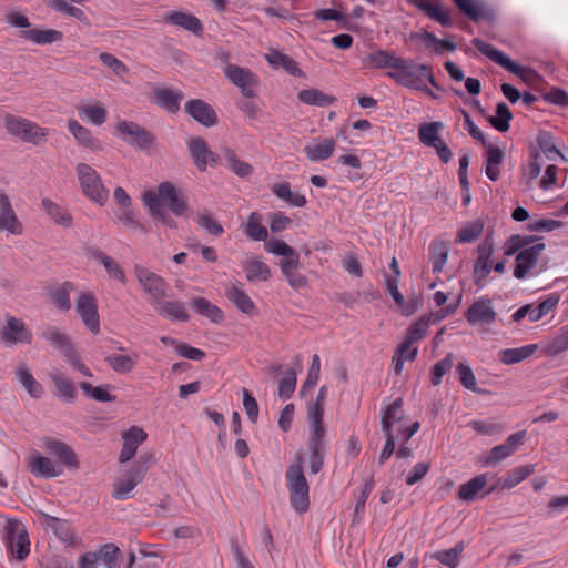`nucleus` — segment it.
<instances>
[{"instance_id":"1","label":"nucleus","mask_w":568,"mask_h":568,"mask_svg":"<svg viewBox=\"0 0 568 568\" xmlns=\"http://www.w3.org/2000/svg\"><path fill=\"white\" fill-rule=\"evenodd\" d=\"M545 243L536 236L513 235L504 244L505 255L517 253L514 266L516 278H526L532 268L536 267L541 253L545 251Z\"/></svg>"},{"instance_id":"2","label":"nucleus","mask_w":568,"mask_h":568,"mask_svg":"<svg viewBox=\"0 0 568 568\" xmlns=\"http://www.w3.org/2000/svg\"><path fill=\"white\" fill-rule=\"evenodd\" d=\"M386 75L397 84L412 90L422 91L434 100H438L439 97L433 93V90L424 83V79L436 90L443 91V88L435 80L432 65L415 63L410 59H405V63L402 68H396L395 71H388Z\"/></svg>"},{"instance_id":"3","label":"nucleus","mask_w":568,"mask_h":568,"mask_svg":"<svg viewBox=\"0 0 568 568\" xmlns=\"http://www.w3.org/2000/svg\"><path fill=\"white\" fill-rule=\"evenodd\" d=\"M303 463V456L296 455L285 473L290 503L292 508L298 514H304L310 508V486L304 475Z\"/></svg>"},{"instance_id":"4","label":"nucleus","mask_w":568,"mask_h":568,"mask_svg":"<svg viewBox=\"0 0 568 568\" xmlns=\"http://www.w3.org/2000/svg\"><path fill=\"white\" fill-rule=\"evenodd\" d=\"M75 171L82 193L93 203L104 205L109 199V190L103 185L97 170L87 163H79Z\"/></svg>"},{"instance_id":"5","label":"nucleus","mask_w":568,"mask_h":568,"mask_svg":"<svg viewBox=\"0 0 568 568\" xmlns=\"http://www.w3.org/2000/svg\"><path fill=\"white\" fill-rule=\"evenodd\" d=\"M4 126L11 135L20 138L23 142L39 145L45 142L48 130L36 122L13 114H6Z\"/></svg>"},{"instance_id":"6","label":"nucleus","mask_w":568,"mask_h":568,"mask_svg":"<svg viewBox=\"0 0 568 568\" xmlns=\"http://www.w3.org/2000/svg\"><path fill=\"white\" fill-rule=\"evenodd\" d=\"M7 550L19 561L30 552V540L24 525L18 519H9L4 526Z\"/></svg>"},{"instance_id":"7","label":"nucleus","mask_w":568,"mask_h":568,"mask_svg":"<svg viewBox=\"0 0 568 568\" xmlns=\"http://www.w3.org/2000/svg\"><path fill=\"white\" fill-rule=\"evenodd\" d=\"M116 132L134 149L149 151L156 148V136L136 122L119 121Z\"/></svg>"},{"instance_id":"8","label":"nucleus","mask_w":568,"mask_h":568,"mask_svg":"<svg viewBox=\"0 0 568 568\" xmlns=\"http://www.w3.org/2000/svg\"><path fill=\"white\" fill-rule=\"evenodd\" d=\"M75 312L84 326L94 335L100 332L98 300L91 292H81L75 300Z\"/></svg>"},{"instance_id":"9","label":"nucleus","mask_w":568,"mask_h":568,"mask_svg":"<svg viewBox=\"0 0 568 568\" xmlns=\"http://www.w3.org/2000/svg\"><path fill=\"white\" fill-rule=\"evenodd\" d=\"M134 274L143 290L151 296L152 306L166 296L169 284L162 276L140 264L134 266Z\"/></svg>"},{"instance_id":"10","label":"nucleus","mask_w":568,"mask_h":568,"mask_svg":"<svg viewBox=\"0 0 568 568\" xmlns=\"http://www.w3.org/2000/svg\"><path fill=\"white\" fill-rule=\"evenodd\" d=\"M491 271H497V263L494 260V239L489 234L477 247V258L474 265V277L478 284L489 275Z\"/></svg>"},{"instance_id":"11","label":"nucleus","mask_w":568,"mask_h":568,"mask_svg":"<svg viewBox=\"0 0 568 568\" xmlns=\"http://www.w3.org/2000/svg\"><path fill=\"white\" fill-rule=\"evenodd\" d=\"M224 75L241 89L245 98L252 99L256 95L255 87L258 84V78L251 70L236 64H227L224 68Z\"/></svg>"},{"instance_id":"12","label":"nucleus","mask_w":568,"mask_h":568,"mask_svg":"<svg viewBox=\"0 0 568 568\" xmlns=\"http://www.w3.org/2000/svg\"><path fill=\"white\" fill-rule=\"evenodd\" d=\"M186 144L193 163L200 172L206 171L209 164L216 165L219 163V155L209 148L202 136L191 138Z\"/></svg>"},{"instance_id":"13","label":"nucleus","mask_w":568,"mask_h":568,"mask_svg":"<svg viewBox=\"0 0 568 568\" xmlns=\"http://www.w3.org/2000/svg\"><path fill=\"white\" fill-rule=\"evenodd\" d=\"M326 429H311L307 446L310 450V471L318 474L324 467V458L326 453L325 444Z\"/></svg>"},{"instance_id":"14","label":"nucleus","mask_w":568,"mask_h":568,"mask_svg":"<svg viewBox=\"0 0 568 568\" xmlns=\"http://www.w3.org/2000/svg\"><path fill=\"white\" fill-rule=\"evenodd\" d=\"M184 111L194 121L206 128L214 126L219 122L217 113L214 108L202 99H191L186 101Z\"/></svg>"},{"instance_id":"15","label":"nucleus","mask_w":568,"mask_h":568,"mask_svg":"<svg viewBox=\"0 0 568 568\" xmlns=\"http://www.w3.org/2000/svg\"><path fill=\"white\" fill-rule=\"evenodd\" d=\"M148 438L146 432L138 426H131L122 434L123 445L119 455L120 463L131 460L138 450V447Z\"/></svg>"},{"instance_id":"16","label":"nucleus","mask_w":568,"mask_h":568,"mask_svg":"<svg viewBox=\"0 0 568 568\" xmlns=\"http://www.w3.org/2000/svg\"><path fill=\"white\" fill-rule=\"evenodd\" d=\"M27 469L38 478H53L61 474L53 462L42 456L38 450H32L26 458Z\"/></svg>"},{"instance_id":"17","label":"nucleus","mask_w":568,"mask_h":568,"mask_svg":"<svg viewBox=\"0 0 568 568\" xmlns=\"http://www.w3.org/2000/svg\"><path fill=\"white\" fill-rule=\"evenodd\" d=\"M0 231H7L14 235L23 233V225L12 207L11 200L3 192H0Z\"/></svg>"},{"instance_id":"18","label":"nucleus","mask_w":568,"mask_h":568,"mask_svg":"<svg viewBox=\"0 0 568 568\" xmlns=\"http://www.w3.org/2000/svg\"><path fill=\"white\" fill-rule=\"evenodd\" d=\"M487 484V474L477 475L467 483L459 486L458 498L464 501H473L478 498H483L495 489V485H493L487 490H485Z\"/></svg>"},{"instance_id":"19","label":"nucleus","mask_w":568,"mask_h":568,"mask_svg":"<svg viewBox=\"0 0 568 568\" xmlns=\"http://www.w3.org/2000/svg\"><path fill=\"white\" fill-rule=\"evenodd\" d=\"M465 317L471 325L494 323L496 320V313L494 311L491 300L479 298L475 301L466 311Z\"/></svg>"},{"instance_id":"20","label":"nucleus","mask_w":568,"mask_h":568,"mask_svg":"<svg viewBox=\"0 0 568 568\" xmlns=\"http://www.w3.org/2000/svg\"><path fill=\"white\" fill-rule=\"evenodd\" d=\"M44 448L54 455L62 464L69 468H78L79 462L74 450L64 442L47 436L43 438Z\"/></svg>"},{"instance_id":"21","label":"nucleus","mask_w":568,"mask_h":568,"mask_svg":"<svg viewBox=\"0 0 568 568\" xmlns=\"http://www.w3.org/2000/svg\"><path fill=\"white\" fill-rule=\"evenodd\" d=\"M164 22L180 27L197 37H201L204 32L203 23L192 13L171 11L164 16Z\"/></svg>"},{"instance_id":"22","label":"nucleus","mask_w":568,"mask_h":568,"mask_svg":"<svg viewBox=\"0 0 568 568\" xmlns=\"http://www.w3.org/2000/svg\"><path fill=\"white\" fill-rule=\"evenodd\" d=\"M164 205L178 216L185 215L187 211L186 201L181 197L171 182H162L158 187Z\"/></svg>"},{"instance_id":"23","label":"nucleus","mask_w":568,"mask_h":568,"mask_svg":"<svg viewBox=\"0 0 568 568\" xmlns=\"http://www.w3.org/2000/svg\"><path fill=\"white\" fill-rule=\"evenodd\" d=\"M405 59L397 57L395 52L388 50H375L366 57V64L374 69H392L402 68Z\"/></svg>"},{"instance_id":"24","label":"nucleus","mask_w":568,"mask_h":568,"mask_svg":"<svg viewBox=\"0 0 568 568\" xmlns=\"http://www.w3.org/2000/svg\"><path fill=\"white\" fill-rule=\"evenodd\" d=\"M226 298L243 314L257 315V306L252 298L239 285H231L225 290Z\"/></svg>"},{"instance_id":"25","label":"nucleus","mask_w":568,"mask_h":568,"mask_svg":"<svg viewBox=\"0 0 568 568\" xmlns=\"http://www.w3.org/2000/svg\"><path fill=\"white\" fill-rule=\"evenodd\" d=\"M3 337L10 344L32 342V333L20 318L10 316L3 328Z\"/></svg>"},{"instance_id":"26","label":"nucleus","mask_w":568,"mask_h":568,"mask_svg":"<svg viewBox=\"0 0 568 568\" xmlns=\"http://www.w3.org/2000/svg\"><path fill=\"white\" fill-rule=\"evenodd\" d=\"M68 129L82 146L90 149L93 152L103 151V144L100 140L94 138L89 129L81 125L77 120L71 119L68 121Z\"/></svg>"},{"instance_id":"27","label":"nucleus","mask_w":568,"mask_h":568,"mask_svg":"<svg viewBox=\"0 0 568 568\" xmlns=\"http://www.w3.org/2000/svg\"><path fill=\"white\" fill-rule=\"evenodd\" d=\"M155 462L154 453L146 452L140 455L138 460L125 471L123 477L138 486L145 478L146 473Z\"/></svg>"},{"instance_id":"28","label":"nucleus","mask_w":568,"mask_h":568,"mask_svg":"<svg viewBox=\"0 0 568 568\" xmlns=\"http://www.w3.org/2000/svg\"><path fill=\"white\" fill-rule=\"evenodd\" d=\"M159 315L172 321L187 322L190 316L184 307V304L180 301H161L156 302L152 306Z\"/></svg>"},{"instance_id":"29","label":"nucleus","mask_w":568,"mask_h":568,"mask_svg":"<svg viewBox=\"0 0 568 568\" xmlns=\"http://www.w3.org/2000/svg\"><path fill=\"white\" fill-rule=\"evenodd\" d=\"M155 103L170 113H176L180 110V103L184 98L181 90L159 88L154 91Z\"/></svg>"},{"instance_id":"30","label":"nucleus","mask_w":568,"mask_h":568,"mask_svg":"<svg viewBox=\"0 0 568 568\" xmlns=\"http://www.w3.org/2000/svg\"><path fill=\"white\" fill-rule=\"evenodd\" d=\"M336 142L333 138L321 140L315 145H306L304 153L312 162H321L329 159L335 151Z\"/></svg>"},{"instance_id":"31","label":"nucleus","mask_w":568,"mask_h":568,"mask_svg":"<svg viewBox=\"0 0 568 568\" xmlns=\"http://www.w3.org/2000/svg\"><path fill=\"white\" fill-rule=\"evenodd\" d=\"M42 518V524L51 528L61 541L71 542L74 539V531L68 520L48 514H43Z\"/></svg>"},{"instance_id":"32","label":"nucleus","mask_w":568,"mask_h":568,"mask_svg":"<svg viewBox=\"0 0 568 568\" xmlns=\"http://www.w3.org/2000/svg\"><path fill=\"white\" fill-rule=\"evenodd\" d=\"M20 38L37 44H50L60 41L63 37L61 31L54 29H30L20 32Z\"/></svg>"},{"instance_id":"33","label":"nucleus","mask_w":568,"mask_h":568,"mask_svg":"<svg viewBox=\"0 0 568 568\" xmlns=\"http://www.w3.org/2000/svg\"><path fill=\"white\" fill-rule=\"evenodd\" d=\"M139 359V354L136 352H132L131 355L123 354H110L104 358V362L116 373L119 374H129L131 373Z\"/></svg>"},{"instance_id":"34","label":"nucleus","mask_w":568,"mask_h":568,"mask_svg":"<svg viewBox=\"0 0 568 568\" xmlns=\"http://www.w3.org/2000/svg\"><path fill=\"white\" fill-rule=\"evenodd\" d=\"M42 207L45 213L54 221V223L63 226L71 227L73 224L72 215L62 205L53 202L52 200L44 197L41 201Z\"/></svg>"},{"instance_id":"35","label":"nucleus","mask_w":568,"mask_h":568,"mask_svg":"<svg viewBox=\"0 0 568 568\" xmlns=\"http://www.w3.org/2000/svg\"><path fill=\"white\" fill-rule=\"evenodd\" d=\"M246 280L253 282H265L271 277L270 266L258 257H253L246 261L243 266Z\"/></svg>"},{"instance_id":"36","label":"nucleus","mask_w":568,"mask_h":568,"mask_svg":"<svg viewBox=\"0 0 568 568\" xmlns=\"http://www.w3.org/2000/svg\"><path fill=\"white\" fill-rule=\"evenodd\" d=\"M41 337L58 348L64 357L75 349L68 335L57 327H48L41 334Z\"/></svg>"},{"instance_id":"37","label":"nucleus","mask_w":568,"mask_h":568,"mask_svg":"<svg viewBox=\"0 0 568 568\" xmlns=\"http://www.w3.org/2000/svg\"><path fill=\"white\" fill-rule=\"evenodd\" d=\"M222 156L227 168L240 178H247L253 173V166L237 158L235 151L229 146L222 148Z\"/></svg>"},{"instance_id":"38","label":"nucleus","mask_w":568,"mask_h":568,"mask_svg":"<svg viewBox=\"0 0 568 568\" xmlns=\"http://www.w3.org/2000/svg\"><path fill=\"white\" fill-rule=\"evenodd\" d=\"M191 304L199 314L210 318L213 323H222L225 318L223 311L205 297L196 296Z\"/></svg>"},{"instance_id":"39","label":"nucleus","mask_w":568,"mask_h":568,"mask_svg":"<svg viewBox=\"0 0 568 568\" xmlns=\"http://www.w3.org/2000/svg\"><path fill=\"white\" fill-rule=\"evenodd\" d=\"M73 290L74 284L70 281H64L59 287L51 288L49 296L59 310L68 312L71 310L70 294Z\"/></svg>"},{"instance_id":"40","label":"nucleus","mask_w":568,"mask_h":568,"mask_svg":"<svg viewBox=\"0 0 568 568\" xmlns=\"http://www.w3.org/2000/svg\"><path fill=\"white\" fill-rule=\"evenodd\" d=\"M16 375L32 398H40L43 395L42 385L33 377L24 364L18 366Z\"/></svg>"},{"instance_id":"41","label":"nucleus","mask_w":568,"mask_h":568,"mask_svg":"<svg viewBox=\"0 0 568 568\" xmlns=\"http://www.w3.org/2000/svg\"><path fill=\"white\" fill-rule=\"evenodd\" d=\"M297 98L304 104L316 106H328L336 101L334 95L326 94L323 91L313 88L301 90Z\"/></svg>"},{"instance_id":"42","label":"nucleus","mask_w":568,"mask_h":568,"mask_svg":"<svg viewBox=\"0 0 568 568\" xmlns=\"http://www.w3.org/2000/svg\"><path fill=\"white\" fill-rule=\"evenodd\" d=\"M499 67L509 71L510 73L520 78L524 82L530 83L534 82L537 73L527 67L519 65L514 62L508 55L499 51Z\"/></svg>"},{"instance_id":"43","label":"nucleus","mask_w":568,"mask_h":568,"mask_svg":"<svg viewBox=\"0 0 568 568\" xmlns=\"http://www.w3.org/2000/svg\"><path fill=\"white\" fill-rule=\"evenodd\" d=\"M403 398H396L390 405L382 409L381 426L383 433H393V425L402 419L400 409Z\"/></svg>"},{"instance_id":"44","label":"nucleus","mask_w":568,"mask_h":568,"mask_svg":"<svg viewBox=\"0 0 568 568\" xmlns=\"http://www.w3.org/2000/svg\"><path fill=\"white\" fill-rule=\"evenodd\" d=\"M537 348V344H529L517 348L504 349L499 354V359L506 365L520 363L532 356Z\"/></svg>"},{"instance_id":"45","label":"nucleus","mask_w":568,"mask_h":568,"mask_svg":"<svg viewBox=\"0 0 568 568\" xmlns=\"http://www.w3.org/2000/svg\"><path fill=\"white\" fill-rule=\"evenodd\" d=\"M267 61L275 68H283L288 74L300 77L303 74L298 68L297 62L285 53L280 51H272L267 54Z\"/></svg>"},{"instance_id":"46","label":"nucleus","mask_w":568,"mask_h":568,"mask_svg":"<svg viewBox=\"0 0 568 568\" xmlns=\"http://www.w3.org/2000/svg\"><path fill=\"white\" fill-rule=\"evenodd\" d=\"M263 216L258 212H252L248 216L245 235L254 241H265L268 236L267 229L262 224Z\"/></svg>"},{"instance_id":"47","label":"nucleus","mask_w":568,"mask_h":568,"mask_svg":"<svg viewBox=\"0 0 568 568\" xmlns=\"http://www.w3.org/2000/svg\"><path fill=\"white\" fill-rule=\"evenodd\" d=\"M51 379L55 387V395L67 403H73L77 390L72 381L60 374H51Z\"/></svg>"},{"instance_id":"48","label":"nucleus","mask_w":568,"mask_h":568,"mask_svg":"<svg viewBox=\"0 0 568 568\" xmlns=\"http://www.w3.org/2000/svg\"><path fill=\"white\" fill-rule=\"evenodd\" d=\"M448 257V246L443 241H434L429 245V261L433 266V273H440Z\"/></svg>"},{"instance_id":"49","label":"nucleus","mask_w":568,"mask_h":568,"mask_svg":"<svg viewBox=\"0 0 568 568\" xmlns=\"http://www.w3.org/2000/svg\"><path fill=\"white\" fill-rule=\"evenodd\" d=\"M99 561H102L106 568H120L121 550L113 544L108 542L102 545L97 551Z\"/></svg>"},{"instance_id":"50","label":"nucleus","mask_w":568,"mask_h":568,"mask_svg":"<svg viewBox=\"0 0 568 568\" xmlns=\"http://www.w3.org/2000/svg\"><path fill=\"white\" fill-rule=\"evenodd\" d=\"M77 110L81 118H87L94 125H102L106 121L108 112L101 103L79 105Z\"/></svg>"},{"instance_id":"51","label":"nucleus","mask_w":568,"mask_h":568,"mask_svg":"<svg viewBox=\"0 0 568 568\" xmlns=\"http://www.w3.org/2000/svg\"><path fill=\"white\" fill-rule=\"evenodd\" d=\"M535 471L532 465H524L511 469L504 478L503 483L499 484V487L504 489H511L523 480H525L528 476H530Z\"/></svg>"},{"instance_id":"52","label":"nucleus","mask_w":568,"mask_h":568,"mask_svg":"<svg viewBox=\"0 0 568 568\" xmlns=\"http://www.w3.org/2000/svg\"><path fill=\"white\" fill-rule=\"evenodd\" d=\"M463 550L464 542L459 541L455 547L447 550L436 551L432 557L449 568H456L459 565Z\"/></svg>"},{"instance_id":"53","label":"nucleus","mask_w":568,"mask_h":568,"mask_svg":"<svg viewBox=\"0 0 568 568\" xmlns=\"http://www.w3.org/2000/svg\"><path fill=\"white\" fill-rule=\"evenodd\" d=\"M109 385L93 386L88 382H81L80 388L87 397H90L100 403H108L115 400V396L109 393Z\"/></svg>"},{"instance_id":"54","label":"nucleus","mask_w":568,"mask_h":568,"mask_svg":"<svg viewBox=\"0 0 568 568\" xmlns=\"http://www.w3.org/2000/svg\"><path fill=\"white\" fill-rule=\"evenodd\" d=\"M527 433L520 430L508 436L504 444L499 445V459L511 456L525 443Z\"/></svg>"},{"instance_id":"55","label":"nucleus","mask_w":568,"mask_h":568,"mask_svg":"<svg viewBox=\"0 0 568 568\" xmlns=\"http://www.w3.org/2000/svg\"><path fill=\"white\" fill-rule=\"evenodd\" d=\"M440 126V122L423 123L418 129V138L420 142L430 148L436 146V144L442 141L438 135Z\"/></svg>"},{"instance_id":"56","label":"nucleus","mask_w":568,"mask_h":568,"mask_svg":"<svg viewBox=\"0 0 568 568\" xmlns=\"http://www.w3.org/2000/svg\"><path fill=\"white\" fill-rule=\"evenodd\" d=\"M454 365V355L448 353L443 359L435 363L430 369V383L433 386L442 384L443 376L448 373Z\"/></svg>"},{"instance_id":"57","label":"nucleus","mask_w":568,"mask_h":568,"mask_svg":"<svg viewBox=\"0 0 568 568\" xmlns=\"http://www.w3.org/2000/svg\"><path fill=\"white\" fill-rule=\"evenodd\" d=\"M420 11H423L429 19L440 23L443 27H450L453 24L449 12L438 3H432V1H429Z\"/></svg>"},{"instance_id":"58","label":"nucleus","mask_w":568,"mask_h":568,"mask_svg":"<svg viewBox=\"0 0 568 568\" xmlns=\"http://www.w3.org/2000/svg\"><path fill=\"white\" fill-rule=\"evenodd\" d=\"M430 324V316H422L416 322L412 323L407 329L406 338L412 343L423 339L428 331Z\"/></svg>"},{"instance_id":"59","label":"nucleus","mask_w":568,"mask_h":568,"mask_svg":"<svg viewBox=\"0 0 568 568\" xmlns=\"http://www.w3.org/2000/svg\"><path fill=\"white\" fill-rule=\"evenodd\" d=\"M321 359L317 354L312 357L311 367L307 373V377L300 389V396H306V392L313 388L320 379Z\"/></svg>"},{"instance_id":"60","label":"nucleus","mask_w":568,"mask_h":568,"mask_svg":"<svg viewBox=\"0 0 568 568\" xmlns=\"http://www.w3.org/2000/svg\"><path fill=\"white\" fill-rule=\"evenodd\" d=\"M568 349V325L560 328L559 333L548 343L547 354L559 355Z\"/></svg>"},{"instance_id":"61","label":"nucleus","mask_w":568,"mask_h":568,"mask_svg":"<svg viewBox=\"0 0 568 568\" xmlns=\"http://www.w3.org/2000/svg\"><path fill=\"white\" fill-rule=\"evenodd\" d=\"M116 219L128 229L140 233L148 232L145 225L138 219V213L133 210H130L129 207L125 209L122 213L118 214Z\"/></svg>"},{"instance_id":"62","label":"nucleus","mask_w":568,"mask_h":568,"mask_svg":"<svg viewBox=\"0 0 568 568\" xmlns=\"http://www.w3.org/2000/svg\"><path fill=\"white\" fill-rule=\"evenodd\" d=\"M296 388V373L288 369L285 376L278 381V396L282 399H288L293 396Z\"/></svg>"},{"instance_id":"63","label":"nucleus","mask_w":568,"mask_h":568,"mask_svg":"<svg viewBox=\"0 0 568 568\" xmlns=\"http://www.w3.org/2000/svg\"><path fill=\"white\" fill-rule=\"evenodd\" d=\"M458 10L473 21H478L483 17L481 8L475 0H453Z\"/></svg>"},{"instance_id":"64","label":"nucleus","mask_w":568,"mask_h":568,"mask_svg":"<svg viewBox=\"0 0 568 568\" xmlns=\"http://www.w3.org/2000/svg\"><path fill=\"white\" fill-rule=\"evenodd\" d=\"M483 227L484 226L479 221L471 222L458 231L456 241L460 243H469L481 234Z\"/></svg>"}]
</instances>
